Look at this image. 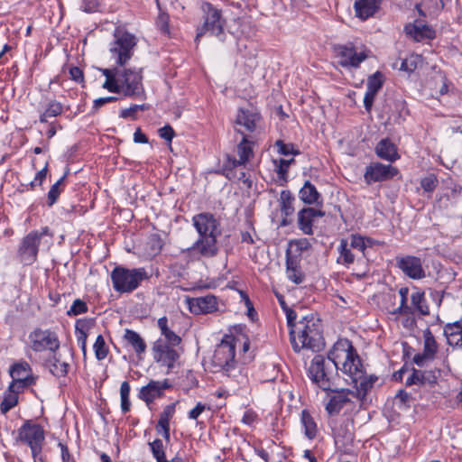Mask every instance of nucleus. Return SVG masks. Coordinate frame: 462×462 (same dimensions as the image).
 I'll return each mask as SVG.
<instances>
[{"label":"nucleus","mask_w":462,"mask_h":462,"mask_svg":"<svg viewBox=\"0 0 462 462\" xmlns=\"http://www.w3.org/2000/svg\"><path fill=\"white\" fill-rule=\"evenodd\" d=\"M203 23L197 28L195 42L198 43L200 38L207 32L216 36L219 41H225L224 27L226 23L223 17L222 10L217 8L211 3L201 4Z\"/></svg>","instance_id":"obj_5"},{"label":"nucleus","mask_w":462,"mask_h":462,"mask_svg":"<svg viewBox=\"0 0 462 462\" xmlns=\"http://www.w3.org/2000/svg\"><path fill=\"white\" fill-rule=\"evenodd\" d=\"M299 198L307 205L322 206L323 199L317 188L310 181L306 180L299 191Z\"/></svg>","instance_id":"obj_25"},{"label":"nucleus","mask_w":462,"mask_h":462,"mask_svg":"<svg viewBox=\"0 0 462 462\" xmlns=\"http://www.w3.org/2000/svg\"><path fill=\"white\" fill-rule=\"evenodd\" d=\"M382 0H356L354 5L356 15L361 20L373 16L379 9Z\"/></svg>","instance_id":"obj_27"},{"label":"nucleus","mask_w":462,"mask_h":462,"mask_svg":"<svg viewBox=\"0 0 462 462\" xmlns=\"http://www.w3.org/2000/svg\"><path fill=\"white\" fill-rule=\"evenodd\" d=\"M158 133H159V136L161 138H162L170 143L172 141V139L175 135V132L170 125H166L163 127L160 128Z\"/></svg>","instance_id":"obj_61"},{"label":"nucleus","mask_w":462,"mask_h":462,"mask_svg":"<svg viewBox=\"0 0 462 462\" xmlns=\"http://www.w3.org/2000/svg\"><path fill=\"white\" fill-rule=\"evenodd\" d=\"M300 422L304 429V434L309 439L316 438L318 433L317 423L307 410L301 411Z\"/></svg>","instance_id":"obj_32"},{"label":"nucleus","mask_w":462,"mask_h":462,"mask_svg":"<svg viewBox=\"0 0 462 462\" xmlns=\"http://www.w3.org/2000/svg\"><path fill=\"white\" fill-rule=\"evenodd\" d=\"M395 400L400 402V404H399L400 408L408 409L411 407V402L412 401V397L405 390L401 389L395 394Z\"/></svg>","instance_id":"obj_50"},{"label":"nucleus","mask_w":462,"mask_h":462,"mask_svg":"<svg viewBox=\"0 0 462 462\" xmlns=\"http://www.w3.org/2000/svg\"><path fill=\"white\" fill-rule=\"evenodd\" d=\"M411 302L414 310L422 316L430 314V308L425 299L424 291L417 290L411 295Z\"/></svg>","instance_id":"obj_34"},{"label":"nucleus","mask_w":462,"mask_h":462,"mask_svg":"<svg viewBox=\"0 0 462 462\" xmlns=\"http://www.w3.org/2000/svg\"><path fill=\"white\" fill-rule=\"evenodd\" d=\"M31 347L35 352L49 350L55 353L60 347V341L55 332L49 329L35 328L29 335Z\"/></svg>","instance_id":"obj_13"},{"label":"nucleus","mask_w":462,"mask_h":462,"mask_svg":"<svg viewBox=\"0 0 462 462\" xmlns=\"http://www.w3.org/2000/svg\"><path fill=\"white\" fill-rule=\"evenodd\" d=\"M335 395L331 396L328 402L326 405V411L329 415H336L340 412L343 407L350 402V399L348 397L349 394L353 395L354 392L348 389H341L338 391L336 388Z\"/></svg>","instance_id":"obj_23"},{"label":"nucleus","mask_w":462,"mask_h":462,"mask_svg":"<svg viewBox=\"0 0 462 462\" xmlns=\"http://www.w3.org/2000/svg\"><path fill=\"white\" fill-rule=\"evenodd\" d=\"M114 38L110 52L112 57L116 59V64L124 67L134 54V48L136 45L135 37L120 28H116Z\"/></svg>","instance_id":"obj_10"},{"label":"nucleus","mask_w":462,"mask_h":462,"mask_svg":"<svg viewBox=\"0 0 462 462\" xmlns=\"http://www.w3.org/2000/svg\"><path fill=\"white\" fill-rule=\"evenodd\" d=\"M50 372L56 377H62L67 375L69 364L61 362L55 355L46 361Z\"/></svg>","instance_id":"obj_35"},{"label":"nucleus","mask_w":462,"mask_h":462,"mask_svg":"<svg viewBox=\"0 0 462 462\" xmlns=\"http://www.w3.org/2000/svg\"><path fill=\"white\" fill-rule=\"evenodd\" d=\"M409 289L407 287H402L399 290L401 296L400 306L393 311L394 315H409L412 314V308L407 304Z\"/></svg>","instance_id":"obj_41"},{"label":"nucleus","mask_w":462,"mask_h":462,"mask_svg":"<svg viewBox=\"0 0 462 462\" xmlns=\"http://www.w3.org/2000/svg\"><path fill=\"white\" fill-rule=\"evenodd\" d=\"M157 26L162 32L169 31V16L166 14H161L157 19Z\"/></svg>","instance_id":"obj_64"},{"label":"nucleus","mask_w":462,"mask_h":462,"mask_svg":"<svg viewBox=\"0 0 462 462\" xmlns=\"http://www.w3.org/2000/svg\"><path fill=\"white\" fill-rule=\"evenodd\" d=\"M102 0H82L81 9L86 13L97 12Z\"/></svg>","instance_id":"obj_56"},{"label":"nucleus","mask_w":462,"mask_h":462,"mask_svg":"<svg viewBox=\"0 0 462 462\" xmlns=\"http://www.w3.org/2000/svg\"><path fill=\"white\" fill-rule=\"evenodd\" d=\"M348 246L352 249H356L361 252L365 255V251L366 249L365 238L359 235H352L350 236V244Z\"/></svg>","instance_id":"obj_48"},{"label":"nucleus","mask_w":462,"mask_h":462,"mask_svg":"<svg viewBox=\"0 0 462 462\" xmlns=\"http://www.w3.org/2000/svg\"><path fill=\"white\" fill-rule=\"evenodd\" d=\"M69 73L70 76V79L74 80L75 82L81 83L84 81V74L82 69H80L79 67H70L69 69Z\"/></svg>","instance_id":"obj_62"},{"label":"nucleus","mask_w":462,"mask_h":462,"mask_svg":"<svg viewBox=\"0 0 462 462\" xmlns=\"http://www.w3.org/2000/svg\"><path fill=\"white\" fill-rule=\"evenodd\" d=\"M395 261L396 266L409 278L419 280L425 277L420 258L412 255L397 256Z\"/></svg>","instance_id":"obj_17"},{"label":"nucleus","mask_w":462,"mask_h":462,"mask_svg":"<svg viewBox=\"0 0 462 462\" xmlns=\"http://www.w3.org/2000/svg\"><path fill=\"white\" fill-rule=\"evenodd\" d=\"M338 63L344 68H359L360 64L369 56V51H357L353 43L340 44L334 47Z\"/></svg>","instance_id":"obj_12"},{"label":"nucleus","mask_w":462,"mask_h":462,"mask_svg":"<svg viewBox=\"0 0 462 462\" xmlns=\"http://www.w3.org/2000/svg\"><path fill=\"white\" fill-rule=\"evenodd\" d=\"M158 327L161 329L162 338L163 342L168 343L170 346H179L181 342V338L174 331L168 327V319L162 317L158 319Z\"/></svg>","instance_id":"obj_30"},{"label":"nucleus","mask_w":462,"mask_h":462,"mask_svg":"<svg viewBox=\"0 0 462 462\" xmlns=\"http://www.w3.org/2000/svg\"><path fill=\"white\" fill-rule=\"evenodd\" d=\"M152 351L154 360L167 366L169 371L174 367L180 356L179 351L175 349V346H170L163 342L162 338L154 342Z\"/></svg>","instance_id":"obj_15"},{"label":"nucleus","mask_w":462,"mask_h":462,"mask_svg":"<svg viewBox=\"0 0 462 462\" xmlns=\"http://www.w3.org/2000/svg\"><path fill=\"white\" fill-rule=\"evenodd\" d=\"M339 256L337 259V263L339 264H343L345 266H349L355 261V255L351 251V248L348 246V242L346 239H341L340 245L338 247Z\"/></svg>","instance_id":"obj_36"},{"label":"nucleus","mask_w":462,"mask_h":462,"mask_svg":"<svg viewBox=\"0 0 462 462\" xmlns=\"http://www.w3.org/2000/svg\"><path fill=\"white\" fill-rule=\"evenodd\" d=\"M325 212L314 208H303L298 212V226L305 235H313L312 225L316 217H322Z\"/></svg>","instance_id":"obj_20"},{"label":"nucleus","mask_w":462,"mask_h":462,"mask_svg":"<svg viewBox=\"0 0 462 462\" xmlns=\"http://www.w3.org/2000/svg\"><path fill=\"white\" fill-rule=\"evenodd\" d=\"M294 159H280L277 164V170L276 172L278 174V177L280 180H282L283 181H287V176H288V170L291 164L294 163Z\"/></svg>","instance_id":"obj_46"},{"label":"nucleus","mask_w":462,"mask_h":462,"mask_svg":"<svg viewBox=\"0 0 462 462\" xmlns=\"http://www.w3.org/2000/svg\"><path fill=\"white\" fill-rule=\"evenodd\" d=\"M45 236L51 238L53 236L48 226L42 227L41 230H32L21 240L17 256L23 264L31 265L37 261L39 245Z\"/></svg>","instance_id":"obj_9"},{"label":"nucleus","mask_w":462,"mask_h":462,"mask_svg":"<svg viewBox=\"0 0 462 462\" xmlns=\"http://www.w3.org/2000/svg\"><path fill=\"white\" fill-rule=\"evenodd\" d=\"M286 273L288 279L295 284L302 283L305 279V275L301 272L300 268H297L292 271H286Z\"/></svg>","instance_id":"obj_57"},{"label":"nucleus","mask_w":462,"mask_h":462,"mask_svg":"<svg viewBox=\"0 0 462 462\" xmlns=\"http://www.w3.org/2000/svg\"><path fill=\"white\" fill-rule=\"evenodd\" d=\"M444 334L446 337L459 336L462 334V320L448 323L444 327Z\"/></svg>","instance_id":"obj_51"},{"label":"nucleus","mask_w":462,"mask_h":462,"mask_svg":"<svg viewBox=\"0 0 462 462\" xmlns=\"http://www.w3.org/2000/svg\"><path fill=\"white\" fill-rule=\"evenodd\" d=\"M426 2L428 3L429 15H437L444 8L442 0H429V2Z\"/></svg>","instance_id":"obj_59"},{"label":"nucleus","mask_w":462,"mask_h":462,"mask_svg":"<svg viewBox=\"0 0 462 462\" xmlns=\"http://www.w3.org/2000/svg\"><path fill=\"white\" fill-rule=\"evenodd\" d=\"M274 145L277 148L278 152L284 156L298 155L300 153L299 149H297L291 143H284L282 140H277Z\"/></svg>","instance_id":"obj_45"},{"label":"nucleus","mask_w":462,"mask_h":462,"mask_svg":"<svg viewBox=\"0 0 462 462\" xmlns=\"http://www.w3.org/2000/svg\"><path fill=\"white\" fill-rule=\"evenodd\" d=\"M117 90L112 93H122L125 97H134L144 93L143 85V69L120 68L116 81Z\"/></svg>","instance_id":"obj_8"},{"label":"nucleus","mask_w":462,"mask_h":462,"mask_svg":"<svg viewBox=\"0 0 462 462\" xmlns=\"http://www.w3.org/2000/svg\"><path fill=\"white\" fill-rule=\"evenodd\" d=\"M352 349V342L341 338L334 344L327 358L321 355L315 356L308 370L312 383L325 392L336 391L334 386L338 378V370L346 374L350 373L351 365H354L351 360Z\"/></svg>","instance_id":"obj_1"},{"label":"nucleus","mask_w":462,"mask_h":462,"mask_svg":"<svg viewBox=\"0 0 462 462\" xmlns=\"http://www.w3.org/2000/svg\"><path fill=\"white\" fill-rule=\"evenodd\" d=\"M399 173V170L391 165L382 162H371L365 167L364 172V180L367 185L374 182H383L393 179Z\"/></svg>","instance_id":"obj_14"},{"label":"nucleus","mask_w":462,"mask_h":462,"mask_svg":"<svg viewBox=\"0 0 462 462\" xmlns=\"http://www.w3.org/2000/svg\"><path fill=\"white\" fill-rule=\"evenodd\" d=\"M163 394L159 387L158 381L151 380L145 386H143L138 393V397L150 405L155 399L162 397Z\"/></svg>","instance_id":"obj_28"},{"label":"nucleus","mask_w":462,"mask_h":462,"mask_svg":"<svg viewBox=\"0 0 462 462\" xmlns=\"http://www.w3.org/2000/svg\"><path fill=\"white\" fill-rule=\"evenodd\" d=\"M185 302L194 315L208 314L217 310V299L212 294L191 298L187 296Z\"/></svg>","instance_id":"obj_16"},{"label":"nucleus","mask_w":462,"mask_h":462,"mask_svg":"<svg viewBox=\"0 0 462 462\" xmlns=\"http://www.w3.org/2000/svg\"><path fill=\"white\" fill-rule=\"evenodd\" d=\"M124 339L134 349L136 355L140 356L146 350V344L143 337L134 330L126 328Z\"/></svg>","instance_id":"obj_29"},{"label":"nucleus","mask_w":462,"mask_h":462,"mask_svg":"<svg viewBox=\"0 0 462 462\" xmlns=\"http://www.w3.org/2000/svg\"><path fill=\"white\" fill-rule=\"evenodd\" d=\"M423 337H424V351L423 352L427 353L428 356H430V357H434V356L438 350V345L434 338L433 334L431 333V331L429 328H427L423 333Z\"/></svg>","instance_id":"obj_42"},{"label":"nucleus","mask_w":462,"mask_h":462,"mask_svg":"<svg viewBox=\"0 0 462 462\" xmlns=\"http://www.w3.org/2000/svg\"><path fill=\"white\" fill-rule=\"evenodd\" d=\"M404 32L415 42L433 40L436 37L435 30L431 26L423 23L421 20H416L413 23L405 25Z\"/></svg>","instance_id":"obj_19"},{"label":"nucleus","mask_w":462,"mask_h":462,"mask_svg":"<svg viewBox=\"0 0 462 462\" xmlns=\"http://www.w3.org/2000/svg\"><path fill=\"white\" fill-rule=\"evenodd\" d=\"M192 224L199 237L182 252L189 255L197 254L204 258L215 257L218 253L217 237L221 235L219 221L212 213L203 212L193 216Z\"/></svg>","instance_id":"obj_2"},{"label":"nucleus","mask_w":462,"mask_h":462,"mask_svg":"<svg viewBox=\"0 0 462 462\" xmlns=\"http://www.w3.org/2000/svg\"><path fill=\"white\" fill-rule=\"evenodd\" d=\"M374 152L379 158L390 162L400 158L396 145L389 138L382 139L375 146Z\"/></svg>","instance_id":"obj_24"},{"label":"nucleus","mask_w":462,"mask_h":462,"mask_svg":"<svg viewBox=\"0 0 462 462\" xmlns=\"http://www.w3.org/2000/svg\"><path fill=\"white\" fill-rule=\"evenodd\" d=\"M281 211L285 217H290L294 212L293 202L295 200L290 190H282L281 192Z\"/></svg>","instance_id":"obj_38"},{"label":"nucleus","mask_w":462,"mask_h":462,"mask_svg":"<svg viewBox=\"0 0 462 462\" xmlns=\"http://www.w3.org/2000/svg\"><path fill=\"white\" fill-rule=\"evenodd\" d=\"M89 328L88 321L86 319H78L75 325V334L78 345L79 346L84 357L87 356V339L88 330Z\"/></svg>","instance_id":"obj_31"},{"label":"nucleus","mask_w":462,"mask_h":462,"mask_svg":"<svg viewBox=\"0 0 462 462\" xmlns=\"http://www.w3.org/2000/svg\"><path fill=\"white\" fill-rule=\"evenodd\" d=\"M69 170L67 169V171H65L64 175L61 178H60L51 187V189H50V190L48 192V195H47V205L49 207L53 206L57 202V200H58V199H59V197H60V193H61V191L63 189L62 186L64 184V180H65L67 175L69 174Z\"/></svg>","instance_id":"obj_37"},{"label":"nucleus","mask_w":462,"mask_h":462,"mask_svg":"<svg viewBox=\"0 0 462 462\" xmlns=\"http://www.w3.org/2000/svg\"><path fill=\"white\" fill-rule=\"evenodd\" d=\"M18 403V395L16 393L5 392L3 401L0 404V411L3 414L7 413L11 409L15 407Z\"/></svg>","instance_id":"obj_44"},{"label":"nucleus","mask_w":462,"mask_h":462,"mask_svg":"<svg viewBox=\"0 0 462 462\" xmlns=\"http://www.w3.org/2000/svg\"><path fill=\"white\" fill-rule=\"evenodd\" d=\"M93 349L97 360H104L107 356L109 350L102 335L97 337Z\"/></svg>","instance_id":"obj_43"},{"label":"nucleus","mask_w":462,"mask_h":462,"mask_svg":"<svg viewBox=\"0 0 462 462\" xmlns=\"http://www.w3.org/2000/svg\"><path fill=\"white\" fill-rule=\"evenodd\" d=\"M417 63L414 57L403 59L400 65V69L408 73L415 70Z\"/></svg>","instance_id":"obj_58"},{"label":"nucleus","mask_w":462,"mask_h":462,"mask_svg":"<svg viewBox=\"0 0 462 462\" xmlns=\"http://www.w3.org/2000/svg\"><path fill=\"white\" fill-rule=\"evenodd\" d=\"M257 414L253 410H247L242 418V422L245 425H253L257 420Z\"/></svg>","instance_id":"obj_63"},{"label":"nucleus","mask_w":462,"mask_h":462,"mask_svg":"<svg viewBox=\"0 0 462 462\" xmlns=\"http://www.w3.org/2000/svg\"><path fill=\"white\" fill-rule=\"evenodd\" d=\"M120 68H113V69H100L102 74L106 77V80L102 85V88L108 90L112 93V90H117V87L116 85L117 72H119Z\"/></svg>","instance_id":"obj_39"},{"label":"nucleus","mask_w":462,"mask_h":462,"mask_svg":"<svg viewBox=\"0 0 462 462\" xmlns=\"http://www.w3.org/2000/svg\"><path fill=\"white\" fill-rule=\"evenodd\" d=\"M261 120V115L254 108H239L236 124L244 126L247 132H254Z\"/></svg>","instance_id":"obj_22"},{"label":"nucleus","mask_w":462,"mask_h":462,"mask_svg":"<svg viewBox=\"0 0 462 462\" xmlns=\"http://www.w3.org/2000/svg\"><path fill=\"white\" fill-rule=\"evenodd\" d=\"M295 329L290 332L291 344L295 352L298 353L302 348L319 352L324 347L322 324L316 314L310 313L304 316L298 322Z\"/></svg>","instance_id":"obj_3"},{"label":"nucleus","mask_w":462,"mask_h":462,"mask_svg":"<svg viewBox=\"0 0 462 462\" xmlns=\"http://www.w3.org/2000/svg\"><path fill=\"white\" fill-rule=\"evenodd\" d=\"M175 412V404H169L164 407L162 412L160 414V418L158 420L159 426L170 425V420L173 417Z\"/></svg>","instance_id":"obj_49"},{"label":"nucleus","mask_w":462,"mask_h":462,"mask_svg":"<svg viewBox=\"0 0 462 462\" xmlns=\"http://www.w3.org/2000/svg\"><path fill=\"white\" fill-rule=\"evenodd\" d=\"M237 133H240L243 137L240 143L236 146L237 154L239 159H236L235 157H228V162L232 163L234 167L236 166H245L254 155L253 145L254 142L250 141L247 136L241 132L239 129L236 130Z\"/></svg>","instance_id":"obj_21"},{"label":"nucleus","mask_w":462,"mask_h":462,"mask_svg":"<svg viewBox=\"0 0 462 462\" xmlns=\"http://www.w3.org/2000/svg\"><path fill=\"white\" fill-rule=\"evenodd\" d=\"M300 255H292L288 249L286 251V271H292L297 268H300Z\"/></svg>","instance_id":"obj_54"},{"label":"nucleus","mask_w":462,"mask_h":462,"mask_svg":"<svg viewBox=\"0 0 462 462\" xmlns=\"http://www.w3.org/2000/svg\"><path fill=\"white\" fill-rule=\"evenodd\" d=\"M283 311L285 312V315H286L287 326L290 329V332H291V329L296 330L295 328L298 324L295 322V320L297 319V313L295 312V310H293L290 307H286V308L284 307Z\"/></svg>","instance_id":"obj_55"},{"label":"nucleus","mask_w":462,"mask_h":462,"mask_svg":"<svg viewBox=\"0 0 462 462\" xmlns=\"http://www.w3.org/2000/svg\"><path fill=\"white\" fill-rule=\"evenodd\" d=\"M149 446H150V448H151L153 457H160L166 456L165 450H164V446H163L162 439H155L152 442H149Z\"/></svg>","instance_id":"obj_52"},{"label":"nucleus","mask_w":462,"mask_h":462,"mask_svg":"<svg viewBox=\"0 0 462 462\" xmlns=\"http://www.w3.org/2000/svg\"><path fill=\"white\" fill-rule=\"evenodd\" d=\"M44 439L43 428L31 420H26L18 430V439L30 447L32 457L35 459L42 453Z\"/></svg>","instance_id":"obj_11"},{"label":"nucleus","mask_w":462,"mask_h":462,"mask_svg":"<svg viewBox=\"0 0 462 462\" xmlns=\"http://www.w3.org/2000/svg\"><path fill=\"white\" fill-rule=\"evenodd\" d=\"M63 113V105L51 99L48 101L45 110L40 115L39 120L41 123H47L50 117H56Z\"/></svg>","instance_id":"obj_33"},{"label":"nucleus","mask_w":462,"mask_h":462,"mask_svg":"<svg viewBox=\"0 0 462 462\" xmlns=\"http://www.w3.org/2000/svg\"><path fill=\"white\" fill-rule=\"evenodd\" d=\"M290 245H294L296 247V250L299 253L298 255H300V254L303 251L308 250L311 246L310 241L307 238L292 240V241L290 242Z\"/></svg>","instance_id":"obj_60"},{"label":"nucleus","mask_w":462,"mask_h":462,"mask_svg":"<svg viewBox=\"0 0 462 462\" xmlns=\"http://www.w3.org/2000/svg\"><path fill=\"white\" fill-rule=\"evenodd\" d=\"M88 311V305L85 301L80 299H77L73 301L69 310L67 311L68 316H78L84 314Z\"/></svg>","instance_id":"obj_47"},{"label":"nucleus","mask_w":462,"mask_h":462,"mask_svg":"<svg viewBox=\"0 0 462 462\" xmlns=\"http://www.w3.org/2000/svg\"><path fill=\"white\" fill-rule=\"evenodd\" d=\"M437 185L438 180L433 174L426 176L420 180V186L426 192H432L436 189Z\"/></svg>","instance_id":"obj_53"},{"label":"nucleus","mask_w":462,"mask_h":462,"mask_svg":"<svg viewBox=\"0 0 462 462\" xmlns=\"http://www.w3.org/2000/svg\"><path fill=\"white\" fill-rule=\"evenodd\" d=\"M237 339L233 335H225L216 346L212 356V365L223 371L227 376H235L236 371V345Z\"/></svg>","instance_id":"obj_6"},{"label":"nucleus","mask_w":462,"mask_h":462,"mask_svg":"<svg viewBox=\"0 0 462 462\" xmlns=\"http://www.w3.org/2000/svg\"><path fill=\"white\" fill-rule=\"evenodd\" d=\"M439 375V370H420V385L433 387Z\"/></svg>","instance_id":"obj_40"},{"label":"nucleus","mask_w":462,"mask_h":462,"mask_svg":"<svg viewBox=\"0 0 462 462\" xmlns=\"http://www.w3.org/2000/svg\"><path fill=\"white\" fill-rule=\"evenodd\" d=\"M31 372V366L25 361L16 363L10 368L11 377L17 382H23V385H32L34 383V378Z\"/></svg>","instance_id":"obj_26"},{"label":"nucleus","mask_w":462,"mask_h":462,"mask_svg":"<svg viewBox=\"0 0 462 462\" xmlns=\"http://www.w3.org/2000/svg\"><path fill=\"white\" fill-rule=\"evenodd\" d=\"M351 353V360L353 361L354 365H351L350 373H346V375L348 377L346 381H350V383L354 384L356 391H353V396L356 397L360 401H364L367 393L373 388L374 383L377 381V376H366L362 361L354 346Z\"/></svg>","instance_id":"obj_7"},{"label":"nucleus","mask_w":462,"mask_h":462,"mask_svg":"<svg viewBox=\"0 0 462 462\" xmlns=\"http://www.w3.org/2000/svg\"><path fill=\"white\" fill-rule=\"evenodd\" d=\"M113 288L119 293H130L136 290L143 281L149 280L147 271L141 268L128 269L116 266L110 274Z\"/></svg>","instance_id":"obj_4"},{"label":"nucleus","mask_w":462,"mask_h":462,"mask_svg":"<svg viewBox=\"0 0 462 462\" xmlns=\"http://www.w3.org/2000/svg\"><path fill=\"white\" fill-rule=\"evenodd\" d=\"M384 76L381 71H376L367 79L366 92L364 97V106L367 112H370L379 90L383 88Z\"/></svg>","instance_id":"obj_18"}]
</instances>
